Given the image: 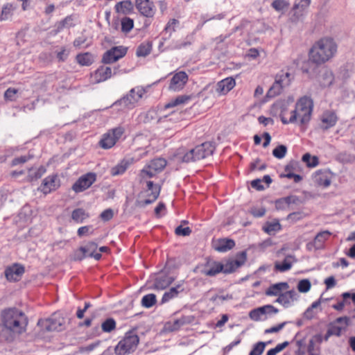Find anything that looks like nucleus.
I'll return each mask as SVG.
<instances>
[{
	"label": "nucleus",
	"instance_id": "obj_1",
	"mask_svg": "<svg viewBox=\"0 0 355 355\" xmlns=\"http://www.w3.org/2000/svg\"><path fill=\"white\" fill-rule=\"evenodd\" d=\"M166 166V159L158 157L152 159L140 171V182L146 183V189L141 193V195L145 197L146 199L139 200L137 202L139 207H145L146 205L151 204L158 198L160 193V187L148 179L154 177L157 173L162 171Z\"/></svg>",
	"mask_w": 355,
	"mask_h": 355
},
{
	"label": "nucleus",
	"instance_id": "obj_2",
	"mask_svg": "<svg viewBox=\"0 0 355 355\" xmlns=\"http://www.w3.org/2000/svg\"><path fill=\"white\" fill-rule=\"evenodd\" d=\"M313 110V101L307 97L301 98L296 103L295 108L290 112L282 111L280 119L284 124L300 122L304 125L308 123L311 119Z\"/></svg>",
	"mask_w": 355,
	"mask_h": 355
},
{
	"label": "nucleus",
	"instance_id": "obj_3",
	"mask_svg": "<svg viewBox=\"0 0 355 355\" xmlns=\"http://www.w3.org/2000/svg\"><path fill=\"white\" fill-rule=\"evenodd\" d=\"M337 51V45L329 37L322 38L315 42L309 51L311 62L321 64L332 58Z\"/></svg>",
	"mask_w": 355,
	"mask_h": 355
},
{
	"label": "nucleus",
	"instance_id": "obj_4",
	"mask_svg": "<svg viewBox=\"0 0 355 355\" xmlns=\"http://www.w3.org/2000/svg\"><path fill=\"white\" fill-rule=\"evenodd\" d=\"M2 322L4 327L15 334L24 333L28 324L26 315L17 309H8L1 313Z\"/></svg>",
	"mask_w": 355,
	"mask_h": 355
},
{
	"label": "nucleus",
	"instance_id": "obj_5",
	"mask_svg": "<svg viewBox=\"0 0 355 355\" xmlns=\"http://www.w3.org/2000/svg\"><path fill=\"white\" fill-rule=\"evenodd\" d=\"M139 338L133 331L127 332L114 348L116 355H127L135 352L138 346Z\"/></svg>",
	"mask_w": 355,
	"mask_h": 355
},
{
	"label": "nucleus",
	"instance_id": "obj_6",
	"mask_svg": "<svg viewBox=\"0 0 355 355\" xmlns=\"http://www.w3.org/2000/svg\"><path fill=\"white\" fill-rule=\"evenodd\" d=\"M146 91L143 87H137L132 89L129 93L116 101L113 106H121V109H132L135 104L143 97Z\"/></svg>",
	"mask_w": 355,
	"mask_h": 355
},
{
	"label": "nucleus",
	"instance_id": "obj_7",
	"mask_svg": "<svg viewBox=\"0 0 355 355\" xmlns=\"http://www.w3.org/2000/svg\"><path fill=\"white\" fill-rule=\"evenodd\" d=\"M291 82V74L288 71H281L275 76L273 85L269 89L267 96L275 97L281 94L284 87H288Z\"/></svg>",
	"mask_w": 355,
	"mask_h": 355
},
{
	"label": "nucleus",
	"instance_id": "obj_8",
	"mask_svg": "<svg viewBox=\"0 0 355 355\" xmlns=\"http://www.w3.org/2000/svg\"><path fill=\"white\" fill-rule=\"evenodd\" d=\"M64 318L59 313H53L46 320H40L37 324L44 328L46 331H62L64 329Z\"/></svg>",
	"mask_w": 355,
	"mask_h": 355
},
{
	"label": "nucleus",
	"instance_id": "obj_9",
	"mask_svg": "<svg viewBox=\"0 0 355 355\" xmlns=\"http://www.w3.org/2000/svg\"><path fill=\"white\" fill-rule=\"evenodd\" d=\"M124 128L119 126L113 128L111 131L103 135L102 139L99 141L101 147L104 149L112 148L116 142V141L123 135Z\"/></svg>",
	"mask_w": 355,
	"mask_h": 355
},
{
	"label": "nucleus",
	"instance_id": "obj_10",
	"mask_svg": "<svg viewBox=\"0 0 355 355\" xmlns=\"http://www.w3.org/2000/svg\"><path fill=\"white\" fill-rule=\"evenodd\" d=\"M96 180V173H87L78 179V180L73 184L72 189L76 193L82 192L90 187Z\"/></svg>",
	"mask_w": 355,
	"mask_h": 355
},
{
	"label": "nucleus",
	"instance_id": "obj_11",
	"mask_svg": "<svg viewBox=\"0 0 355 355\" xmlns=\"http://www.w3.org/2000/svg\"><path fill=\"white\" fill-rule=\"evenodd\" d=\"M126 53L125 47L122 46L112 47L103 54L102 62L105 64L113 63L125 56Z\"/></svg>",
	"mask_w": 355,
	"mask_h": 355
},
{
	"label": "nucleus",
	"instance_id": "obj_12",
	"mask_svg": "<svg viewBox=\"0 0 355 355\" xmlns=\"http://www.w3.org/2000/svg\"><path fill=\"white\" fill-rule=\"evenodd\" d=\"M118 68L114 69L113 74H116ZM112 76V70L110 67L101 66L91 76L94 83H100L110 78Z\"/></svg>",
	"mask_w": 355,
	"mask_h": 355
},
{
	"label": "nucleus",
	"instance_id": "obj_13",
	"mask_svg": "<svg viewBox=\"0 0 355 355\" xmlns=\"http://www.w3.org/2000/svg\"><path fill=\"white\" fill-rule=\"evenodd\" d=\"M60 187V180L55 174L45 178L40 187V190L44 194H48L55 191Z\"/></svg>",
	"mask_w": 355,
	"mask_h": 355
},
{
	"label": "nucleus",
	"instance_id": "obj_14",
	"mask_svg": "<svg viewBox=\"0 0 355 355\" xmlns=\"http://www.w3.org/2000/svg\"><path fill=\"white\" fill-rule=\"evenodd\" d=\"M188 81V75L184 71H178L173 75L169 85V89L178 92L183 89Z\"/></svg>",
	"mask_w": 355,
	"mask_h": 355
},
{
	"label": "nucleus",
	"instance_id": "obj_15",
	"mask_svg": "<svg viewBox=\"0 0 355 355\" xmlns=\"http://www.w3.org/2000/svg\"><path fill=\"white\" fill-rule=\"evenodd\" d=\"M136 8L141 15L146 17H153L155 13V7L150 0H135Z\"/></svg>",
	"mask_w": 355,
	"mask_h": 355
},
{
	"label": "nucleus",
	"instance_id": "obj_16",
	"mask_svg": "<svg viewBox=\"0 0 355 355\" xmlns=\"http://www.w3.org/2000/svg\"><path fill=\"white\" fill-rule=\"evenodd\" d=\"M332 174L329 170H318L313 175V182L318 186L327 187L331 184Z\"/></svg>",
	"mask_w": 355,
	"mask_h": 355
},
{
	"label": "nucleus",
	"instance_id": "obj_17",
	"mask_svg": "<svg viewBox=\"0 0 355 355\" xmlns=\"http://www.w3.org/2000/svg\"><path fill=\"white\" fill-rule=\"evenodd\" d=\"M338 119V118L335 112L331 110L324 112L320 116V129L327 130L334 127L336 124Z\"/></svg>",
	"mask_w": 355,
	"mask_h": 355
},
{
	"label": "nucleus",
	"instance_id": "obj_18",
	"mask_svg": "<svg viewBox=\"0 0 355 355\" xmlns=\"http://www.w3.org/2000/svg\"><path fill=\"white\" fill-rule=\"evenodd\" d=\"M349 324V318L347 316L338 318L329 325V328L334 333V336H340L343 331H346Z\"/></svg>",
	"mask_w": 355,
	"mask_h": 355
},
{
	"label": "nucleus",
	"instance_id": "obj_19",
	"mask_svg": "<svg viewBox=\"0 0 355 355\" xmlns=\"http://www.w3.org/2000/svg\"><path fill=\"white\" fill-rule=\"evenodd\" d=\"M299 298V294L295 290L286 291L277 297L276 302L282 304L285 308L291 306Z\"/></svg>",
	"mask_w": 355,
	"mask_h": 355
},
{
	"label": "nucleus",
	"instance_id": "obj_20",
	"mask_svg": "<svg viewBox=\"0 0 355 355\" xmlns=\"http://www.w3.org/2000/svg\"><path fill=\"white\" fill-rule=\"evenodd\" d=\"M196 161L212 155L214 146L210 142H205L193 148Z\"/></svg>",
	"mask_w": 355,
	"mask_h": 355
},
{
	"label": "nucleus",
	"instance_id": "obj_21",
	"mask_svg": "<svg viewBox=\"0 0 355 355\" xmlns=\"http://www.w3.org/2000/svg\"><path fill=\"white\" fill-rule=\"evenodd\" d=\"M311 3V0H300L295 1L292 9L293 21H297L304 16L305 10L308 8Z\"/></svg>",
	"mask_w": 355,
	"mask_h": 355
},
{
	"label": "nucleus",
	"instance_id": "obj_22",
	"mask_svg": "<svg viewBox=\"0 0 355 355\" xmlns=\"http://www.w3.org/2000/svg\"><path fill=\"white\" fill-rule=\"evenodd\" d=\"M24 273V268L19 264H13L5 270V276L10 282L19 281Z\"/></svg>",
	"mask_w": 355,
	"mask_h": 355
},
{
	"label": "nucleus",
	"instance_id": "obj_23",
	"mask_svg": "<svg viewBox=\"0 0 355 355\" xmlns=\"http://www.w3.org/2000/svg\"><path fill=\"white\" fill-rule=\"evenodd\" d=\"M175 280V277L164 272L158 274L153 284V288L156 290H164L166 288Z\"/></svg>",
	"mask_w": 355,
	"mask_h": 355
},
{
	"label": "nucleus",
	"instance_id": "obj_24",
	"mask_svg": "<svg viewBox=\"0 0 355 355\" xmlns=\"http://www.w3.org/2000/svg\"><path fill=\"white\" fill-rule=\"evenodd\" d=\"M184 291V288L182 283H179L175 286L171 287L163 294L161 300V304H163L167 303L170 300L178 297L179 294L182 293Z\"/></svg>",
	"mask_w": 355,
	"mask_h": 355
},
{
	"label": "nucleus",
	"instance_id": "obj_25",
	"mask_svg": "<svg viewBox=\"0 0 355 355\" xmlns=\"http://www.w3.org/2000/svg\"><path fill=\"white\" fill-rule=\"evenodd\" d=\"M323 341L321 334H316L309 342L307 351L309 355H320V345Z\"/></svg>",
	"mask_w": 355,
	"mask_h": 355
},
{
	"label": "nucleus",
	"instance_id": "obj_26",
	"mask_svg": "<svg viewBox=\"0 0 355 355\" xmlns=\"http://www.w3.org/2000/svg\"><path fill=\"white\" fill-rule=\"evenodd\" d=\"M235 80L232 77L226 78L217 83L216 92L219 95H224L229 92L235 86Z\"/></svg>",
	"mask_w": 355,
	"mask_h": 355
},
{
	"label": "nucleus",
	"instance_id": "obj_27",
	"mask_svg": "<svg viewBox=\"0 0 355 355\" xmlns=\"http://www.w3.org/2000/svg\"><path fill=\"white\" fill-rule=\"evenodd\" d=\"M295 262L296 259L293 255H287L282 261H276L275 263V270L281 272L288 271Z\"/></svg>",
	"mask_w": 355,
	"mask_h": 355
},
{
	"label": "nucleus",
	"instance_id": "obj_28",
	"mask_svg": "<svg viewBox=\"0 0 355 355\" xmlns=\"http://www.w3.org/2000/svg\"><path fill=\"white\" fill-rule=\"evenodd\" d=\"M334 79V74L331 71L326 68H323L320 70V74L318 77L319 84L323 87L330 86L332 84Z\"/></svg>",
	"mask_w": 355,
	"mask_h": 355
},
{
	"label": "nucleus",
	"instance_id": "obj_29",
	"mask_svg": "<svg viewBox=\"0 0 355 355\" xmlns=\"http://www.w3.org/2000/svg\"><path fill=\"white\" fill-rule=\"evenodd\" d=\"M327 300V298H323L321 296L318 300L313 302L311 305L304 311V318L307 320L313 319L318 313L316 309L319 308L322 303Z\"/></svg>",
	"mask_w": 355,
	"mask_h": 355
},
{
	"label": "nucleus",
	"instance_id": "obj_30",
	"mask_svg": "<svg viewBox=\"0 0 355 355\" xmlns=\"http://www.w3.org/2000/svg\"><path fill=\"white\" fill-rule=\"evenodd\" d=\"M289 286L287 282H279L271 285L266 291V294L268 296H279L283 291L288 288Z\"/></svg>",
	"mask_w": 355,
	"mask_h": 355
},
{
	"label": "nucleus",
	"instance_id": "obj_31",
	"mask_svg": "<svg viewBox=\"0 0 355 355\" xmlns=\"http://www.w3.org/2000/svg\"><path fill=\"white\" fill-rule=\"evenodd\" d=\"M132 162V159H124L121 160L117 165L112 168L110 171L111 175L116 176L124 173Z\"/></svg>",
	"mask_w": 355,
	"mask_h": 355
},
{
	"label": "nucleus",
	"instance_id": "obj_32",
	"mask_svg": "<svg viewBox=\"0 0 355 355\" xmlns=\"http://www.w3.org/2000/svg\"><path fill=\"white\" fill-rule=\"evenodd\" d=\"M190 320L189 319V318L182 316L173 321H170L167 322L165 325V328L166 330L170 331H178L184 324H188Z\"/></svg>",
	"mask_w": 355,
	"mask_h": 355
},
{
	"label": "nucleus",
	"instance_id": "obj_33",
	"mask_svg": "<svg viewBox=\"0 0 355 355\" xmlns=\"http://www.w3.org/2000/svg\"><path fill=\"white\" fill-rule=\"evenodd\" d=\"M115 10L119 14L128 15L132 12L133 4L129 0H125L115 5Z\"/></svg>",
	"mask_w": 355,
	"mask_h": 355
},
{
	"label": "nucleus",
	"instance_id": "obj_34",
	"mask_svg": "<svg viewBox=\"0 0 355 355\" xmlns=\"http://www.w3.org/2000/svg\"><path fill=\"white\" fill-rule=\"evenodd\" d=\"M177 156L183 162H196L193 148L188 150L184 148H179Z\"/></svg>",
	"mask_w": 355,
	"mask_h": 355
},
{
	"label": "nucleus",
	"instance_id": "obj_35",
	"mask_svg": "<svg viewBox=\"0 0 355 355\" xmlns=\"http://www.w3.org/2000/svg\"><path fill=\"white\" fill-rule=\"evenodd\" d=\"M235 245V242L232 239H223L218 240L215 245V250L218 252H227L232 249Z\"/></svg>",
	"mask_w": 355,
	"mask_h": 355
},
{
	"label": "nucleus",
	"instance_id": "obj_36",
	"mask_svg": "<svg viewBox=\"0 0 355 355\" xmlns=\"http://www.w3.org/2000/svg\"><path fill=\"white\" fill-rule=\"evenodd\" d=\"M331 233L327 230L319 232L315 237L313 245L315 249H321L323 248L324 242L329 239Z\"/></svg>",
	"mask_w": 355,
	"mask_h": 355
},
{
	"label": "nucleus",
	"instance_id": "obj_37",
	"mask_svg": "<svg viewBox=\"0 0 355 355\" xmlns=\"http://www.w3.org/2000/svg\"><path fill=\"white\" fill-rule=\"evenodd\" d=\"M281 225L278 220L267 222L263 226V230L269 235H273L281 230Z\"/></svg>",
	"mask_w": 355,
	"mask_h": 355
},
{
	"label": "nucleus",
	"instance_id": "obj_38",
	"mask_svg": "<svg viewBox=\"0 0 355 355\" xmlns=\"http://www.w3.org/2000/svg\"><path fill=\"white\" fill-rule=\"evenodd\" d=\"M222 270H223V263H219V262H214L209 266V268H205L202 270V273L207 276L213 277L220 272H222Z\"/></svg>",
	"mask_w": 355,
	"mask_h": 355
},
{
	"label": "nucleus",
	"instance_id": "obj_39",
	"mask_svg": "<svg viewBox=\"0 0 355 355\" xmlns=\"http://www.w3.org/2000/svg\"><path fill=\"white\" fill-rule=\"evenodd\" d=\"M76 61L81 66H89L94 62V57L90 53H80L76 55Z\"/></svg>",
	"mask_w": 355,
	"mask_h": 355
},
{
	"label": "nucleus",
	"instance_id": "obj_40",
	"mask_svg": "<svg viewBox=\"0 0 355 355\" xmlns=\"http://www.w3.org/2000/svg\"><path fill=\"white\" fill-rule=\"evenodd\" d=\"M15 9L16 6L12 3L5 4L2 8L0 20L5 21L10 19Z\"/></svg>",
	"mask_w": 355,
	"mask_h": 355
},
{
	"label": "nucleus",
	"instance_id": "obj_41",
	"mask_svg": "<svg viewBox=\"0 0 355 355\" xmlns=\"http://www.w3.org/2000/svg\"><path fill=\"white\" fill-rule=\"evenodd\" d=\"M46 173V168L44 166H40L37 168H31L28 170V180L33 181L40 178Z\"/></svg>",
	"mask_w": 355,
	"mask_h": 355
},
{
	"label": "nucleus",
	"instance_id": "obj_42",
	"mask_svg": "<svg viewBox=\"0 0 355 355\" xmlns=\"http://www.w3.org/2000/svg\"><path fill=\"white\" fill-rule=\"evenodd\" d=\"M88 217V214L80 208L74 209L71 214V218L78 223H83Z\"/></svg>",
	"mask_w": 355,
	"mask_h": 355
},
{
	"label": "nucleus",
	"instance_id": "obj_43",
	"mask_svg": "<svg viewBox=\"0 0 355 355\" xmlns=\"http://www.w3.org/2000/svg\"><path fill=\"white\" fill-rule=\"evenodd\" d=\"M151 50H152L151 43L149 42H144L138 46V48L137 49L136 55L138 57H146L150 53Z\"/></svg>",
	"mask_w": 355,
	"mask_h": 355
},
{
	"label": "nucleus",
	"instance_id": "obj_44",
	"mask_svg": "<svg viewBox=\"0 0 355 355\" xmlns=\"http://www.w3.org/2000/svg\"><path fill=\"white\" fill-rule=\"evenodd\" d=\"M74 26L73 19L71 16H67L63 20L55 24L57 32L61 31L64 28H70Z\"/></svg>",
	"mask_w": 355,
	"mask_h": 355
},
{
	"label": "nucleus",
	"instance_id": "obj_45",
	"mask_svg": "<svg viewBox=\"0 0 355 355\" xmlns=\"http://www.w3.org/2000/svg\"><path fill=\"white\" fill-rule=\"evenodd\" d=\"M156 295L155 294H148L142 297L141 305L146 308H150L156 303Z\"/></svg>",
	"mask_w": 355,
	"mask_h": 355
},
{
	"label": "nucleus",
	"instance_id": "obj_46",
	"mask_svg": "<svg viewBox=\"0 0 355 355\" xmlns=\"http://www.w3.org/2000/svg\"><path fill=\"white\" fill-rule=\"evenodd\" d=\"M121 24V31L125 33H129L133 28V26H134L133 19H132L129 17L122 18Z\"/></svg>",
	"mask_w": 355,
	"mask_h": 355
},
{
	"label": "nucleus",
	"instance_id": "obj_47",
	"mask_svg": "<svg viewBox=\"0 0 355 355\" xmlns=\"http://www.w3.org/2000/svg\"><path fill=\"white\" fill-rule=\"evenodd\" d=\"M302 161L305 162L309 167H315L319 164L318 158L315 156H311L306 153L302 157Z\"/></svg>",
	"mask_w": 355,
	"mask_h": 355
},
{
	"label": "nucleus",
	"instance_id": "obj_48",
	"mask_svg": "<svg viewBox=\"0 0 355 355\" xmlns=\"http://www.w3.org/2000/svg\"><path fill=\"white\" fill-rule=\"evenodd\" d=\"M101 328L104 332H111L116 328V322L113 318H107L102 323Z\"/></svg>",
	"mask_w": 355,
	"mask_h": 355
},
{
	"label": "nucleus",
	"instance_id": "obj_49",
	"mask_svg": "<svg viewBox=\"0 0 355 355\" xmlns=\"http://www.w3.org/2000/svg\"><path fill=\"white\" fill-rule=\"evenodd\" d=\"M311 284L307 279H304L299 281L297 286L298 291L302 293L309 292L311 289Z\"/></svg>",
	"mask_w": 355,
	"mask_h": 355
},
{
	"label": "nucleus",
	"instance_id": "obj_50",
	"mask_svg": "<svg viewBox=\"0 0 355 355\" xmlns=\"http://www.w3.org/2000/svg\"><path fill=\"white\" fill-rule=\"evenodd\" d=\"M266 343L258 342L254 345L252 349L249 353V355H261L266 347Z\"/></svg>",
	"mask_w": 355,
	"mask_h": 355
},
{
	"label": "nucleus",
	"instance_id": "obj_51",
	"mask_svg": "<svg viewBox=\"0 0 355 355\" xmlns=\"http://www.w3.org/2000/svg\"><path fill=\"white\" fill-rule=\"evenodd\" d=\"M264 315H265V313H264L263 309L262 306L252 310L249 313L250 318L252 320H255V321L262 320V316Z\"/></svg>",
	"mask_w": 355,
	"mask_h": 355
},
{
	"label": "nucleus",
	"instance_id": "obj_52",
	"mask_svg": "<svg viewBox=\"0 0 355 355\" xmlns=\"http://www.w3.org/2000/svg\"><path fill=\"white\" fill-rule=\"evenodd\" d=\"M286 152V146L284 145H279L273 150L272 155L277 159H282L285 157Z\"/></svg>",
	"mask_w": 355,
	"mask_h": 355
},
{
	"label": "nucleus",
	"instance_id": "obj_53",
	"mask_svg": "<svg viewBox=\"0 0 355 355\" xmlns=\"http://www.w3.org/2000/svg\"><path fill=\"white\" fill-rule=\"evenodd\" d=\"M19 89L9 87L4 92V98L6 100L13 101L16 100V95L18 94Z\"/></svg>",
	"mask_w": 355,
	"mask_h": 355
},
{
	"label": "nucleus",
	"instance_id": "obj_54",
	"mask_svg": "<svg viewBox=\"0 0 355 355\" xmlns=\"http://www.w3.org/2000/svg\"><path fill=\"white\" fill-rule=\"evenodd\" d=\"M289 3L286 0H275L272 3V8L277 11H282L288 7Z\"/></svg>",
	"mask_w": 355,
	"mask_h": 355
},
{
	"label": "nucleus",
	"instance_id": "obj_55",
	"mask_svg": "<svg viewBox=\"0 0 355 355\" xmlns=\"http://www.w3.org/2000/svg\"><path fill=\"white\" fill-rule=\"evenodd\" d=\"M179 24L178 20L175 19H171L166 24L164 31L169 34V36L175 31L176 27Z\"/></svg>",
	"mask_w": 355,
	"mask_h": 355
},
{
	"label": "nucleus",
	"instance_id": "obj_56",
	"mask_svg": "<svg viewBox=\"0 0 355 355\" xmlns=\"http://www.w3.org/2000/svg\"><path fill=\"white\" fill-rule=\"evenodd\" d=\"M190 100V97L188 96H180L175 99L173 100L171 103L167 105V107H173L178 105H182L187 103Z\"/></svg>",
	"mask_w": 355,
	"mask_h": 355
},
{
	"label": "nucleus",
	"instance_id": "obj_57",
	"mask_svg": "<svg viewBox=\"0 0 355 355\" xmlns=\"http://www.w3.org/2000/svg\"><path fill=\"white\" fill-rule=\"evenodd\" d=\"M87 257H90L94 252L97 251L98 245L95 242H88L85 245L82 246Z\"/></svg>",
	"mask_w": 355,
	"mask_h": 355
},
{
	"label": "nucleus",
	"instance_id": "obj_58",
	"mask_svg": "<svg viewBox=\"0 0 355 355\" xmlns=\"http://www.w3.org/2000/svg\"><path fill=\"white\" fill-rule=\"evenodd\" d=\"M247 255L245 252H241L237 254L236 259L233 260L235 266L238 268L243 266L246 261Z\"/></svg>",
	"mask_w": 355,
	"mask_h": 355
},
{
	"label": "nucleus",
	"instance_id": "obj_59",
	"mask_svg": "<svg viewBox=\"0 0 355 355\" xmlns=\"http://www.w3.org/2000/svg\"><path fill=\"white\" fill-rule=\"evenodd\" d=\"M237 268L235 266L233 260H230L227 261L225 263H223V273H231L236 270Z\"/></svg>",
	"mask_w": 355,
	"mask_h": 355
},
{
	"label": "nucleus",
	"instance_id": "obj_60",
	"mask_svg": "<svg viewBox=\"0 0 355 355\" xmlns=\"http://www.w3.org/2000/svg\"><path fill=\"white\" fill-rule=\"evenodd\" d=\"M85 257H87V256L82 246L76 251H74L73 254V259L76 261H80L85 259Z\"/></svg>",
	"mask_w": 355,
	"mask_h": 355
},
{
	"label": "nucleus",
	"instance_id": "obj_61",
	"mask_svg": "<svg viewBox=\"0 0 355 355\" xmlns=\"http://www.w3.org/2000/svg\"><path fill=\"white\" fill-rule=\"evenodd\" d=\"M32 157L33 156L31 155L16 157L12 161V166H17L20 164H24L31 159Z\"/></svg>",
	"mask_w": 355,
	"mask_h": 355
},
{
	"label": "nucleus",
	"instance_id": "obj_62",
	"mask_svg": "<svg viewBox=\"0 0 355 355\" xmlns=\"http://www.w3.org/2000/svg\"><path fill=\"white\" fill-rule=\"evenodd\" d=\"M175 232L179 236H189L191 230L189 227H183L182 225H180L175 228Z\"/></svg>",
	"mask_w": 355,
	"mask_h": 355
},
{
	"label": "nucleus",
	"instance_id": "obj_63",
	"mask_svg": "<svg viewBox=\"0 0 355 355\" xmlns=\"http://www.w3.org/2000/svg\"><path fill=\"white\" fill-rule=\"evenodd\" d=\"M69 51L65 47H62L60 51L56 53L57 58L60 61H64L68 58Z\"/></svg>",
	"mask_w": 355,
	"mask_h": 355
},
{
	"label": "nucleus",
	"instance_id": "obj_64",
	"mask_svg": "<svg viewBox=\"0 0 355 355\" xmlns=\"http://www.w3.org/2000/svg\"><path fill=\"white\" fill-rule=\"evenodd\" d=\"M190 44H191V42H188V41H180V40H178V41L174 42L171 44V49H180L182 48H184V47H186V46L190 45Z\"/></svg>",
	"mask_w": 355,
	"mask_h": 355
}]
</instances>
